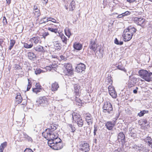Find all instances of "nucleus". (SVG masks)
Segmentation results:
<instances>
[{
    "label": "nucleus",
    "instance_id": "25",
    "mask_svg": "<svg viewBox=\"0 0 152 152\" xmlns=\"http://www.w3.org/2000/svg\"><path fill=\"white\" fill-rule=\"evenodd\" d=\"M15 99L16 102L18 104H20L21 102L23 99L20 93H19L17 94V96L15 97Z\"/></svg>",
    "mask_w": 152,
    "mask_h": 152
},
{
    "label": "nucleus",
    "instance_id": "11",
    "mask_svg": "<svg viewBox=\"0 0 152 152\" xmlns=\"http://www.w3.org/2000/svg\"><path fill=\"white\" fill-rule=\"evenodd\" d=\"M124 30L127 31V33L129 34H132V36H133L134 34L136 32L137 30L133 26H129L126 28Z\"/></svg>",
    "mask_w": 152,
    "mask_h": 152
},
{
    "label": "nucleus",
    "instance_id": "36",
    "mask_svg": "<svg viewBox=\"0 0 152 152\" xmlns=\"http://www.w3.org/2000/svg\"><path fill=\"white\" fill-rule=\"evenodd\" d=\"M117 67L119 70L123 71L125 72H126V70L125 69L123 65H122L121 64L118 65L117 66Z\"/></svg>",
    "mask_w": 152,
    "mask_h": 152
},
{
    "label": "nucleus",
    "instance_id": "21",
    "mask_svg": "<svg viewBox=\"0 0 152 152\" xmlns=\"http://www.w3.org/2000/svg\"><path fill=\"white\" fill-rule=\"evenodd\" d=\"M145 142L152 148V139L150 137H147L144 139Z\"/></svg>",
    "mask_w": 152,
    "mask_h": 152
},
{
    "label": "nucleus",
    "instance_id": "2",
    "mask_svg": "<svg viewBox=\"0 0 152 152\" xmlns=\"http://www.w3.org/2000/svg\"><path fill=\"white\" fill-rule=\"evenodd\" d=\"M73 121L77 123L79 127H82L83 125V121L81 116L77 113L73 112L72 114Z\"/></svg>",
    "mask_w": 152,
    "mask_h": 152
},
{
    "label": "nucleus",
    "instance_id": "47",
    "mask_svg": "<svg viewBox=\"0 0 152 152\" xmlns=\"http://www.w3.org/2000/svg\"><path fill=\"white\" fill-rule=\"evenodd\" d=\"M42 71V70L39 68L37 69L35 71V73L36 75L40 74Z\"/></svg>",
    "mask_w": 152,
    "mask_h": 152
},
{
    "label": "nucleus",
    "instance_id": "32",
    "mask_svg": "<svg viewBox=\"0 0 152 152\" xmlns=\"http://www.w3.org/2000/svg\"><path fill=\"white\" fill-rule=\"evenodd\" d=\"M23 135L24 138L26 139H27V140L28 142H32L33 141V140L31 138L28 136L27 134H26V133H24L23 134Z\"/></svg>",
    "mask_w": 152,
    "mask_h": 152
},
{
    "label": "nucleus",
    "instance_id": "42",
    "mask_svg": "<svg viewBox=\"0 0 152 152\" xmlns=\"http://www.w3.org/2000/svg\"><path fill=\"white\" fill-rule=\"evenodd\" d=\"M48 140V145L51 148V145H52L55 142V140Z\"/></svg>",
    "mask_w": 152,
    "mask_h": 152
},
{
    "label": "nucleus",
    "instance_id": "15",
    "mask_svg": "<svg viewBox=\"0 0 152 152\" xmlns=\"http://www.w3.org/2000/svg\"><path fill=\"white\" fill-rule=\"evenodd\" d=\"M134 21L138 25L142 27L144 26L143 24L144 22V19L141 18H134Z\"/></svg>",
    "mask_w": 152,
    "mask_h": 152
},
{
    "label": "nucleus",
    "instance_id": "16",
    "mask_svg": "<svg viewBox=\"0 0 152 152\" xmlns=\"http://www.w3.org/2000/svg\"><path fill=\"white\" fill-rule=\"evenodd\" d=\"M118 139L119 142H121L123 143L125 142V136L123 132H120L118 134Z\"/></svg>",
    "mask_w": 152,
    "mask_h": 152
},
{
    "label": "nucleus",
    "instance_id": "55",
    "mask_svg": "<svg viewBox=\"0 0 152 152\" xmlns=\"http://www.w3.org/2000/svg\"><path fill=\"white\" fill-rule=\"evenodd\" d=\"M49 34L48 32H45L42 34V37L44 39H45L46 37Z\"/></svg>",
    "mask_w": 152,
    "mask_h": 152
},
{
    "label": "nucleus",
    "instance_id": "1",
    "mask_svg": "<svg viewBox=\"0 0 152 152\" xmlns=\"http://www.w3.org/2000/svg\"><path fill=\"white\" fill-rule=\"evenodd\" d=\"M138 73L140 76L143 79L148 82H150L152 78V73L146 70L141 69L139 71Z\"/></svg>",
    "mask_w": 152,
    "mask_h": 152
},
{
    "label": "nucleus",
    "instance_id": "28",
    "mask_svg": "<svg viewBox=\"0 0 152 152\" xmlns=\"http://www.w3.org/2000/svg\"><path fill=\"white\" fill-rule=\"evenodd\" d=\"M59 88V86L57 83L55 82L52 84L51 90L52 91H56Z\"/></svg>",
    "mask_w": 152,
    "mask_h": 152
},
{
    "label": "nucleus",
    "instance_id": "27",
    "mask_svg": "<svg viewBox=\"0 0 152 152\" xmlns=\"http://www.w3.org/2000/svg\"><path fill=\"white\" fill-rule=\"evenodd\" d=\"M75 3L73 0L72 1L70 4L69 9L70 11H73L75 8Z\"/></svg>",
    "mask_w": 152,
    "mask_h": 152
},
{
    "label": "nucleus",
    "instance_id": "46",
    "mask_svg": "<svg viewBox=\"0 0 152 152\" xmlns=\"http://www.w3.org/2000/svg\"><path fill=\"white\" fill-rule=\"evenodd\" d=\"M7 145V142H5L2 143L0 146V148L4 149V148L6 147Z\"/></svg>",
    "mask_w": 152,
    "mask_h": 152
},
{
    "label": "nucleus",
    "instance_id": "14",
    "mask_svg": "<svg viewBox=\"0 0 152 152\" xmlns=\"http://www.w3.org/2000/svg\"><path fill=\"white\" fill-rule=\"evenodd\" d=\"M116 123L115 121L114 122L108 121L105 123V126L107 129L109 130L113 129Z\"/></svg>",
    "mask_w": 152,
    "mask_h": 152
},
{
    "label": "nucleus",
    "instance_id": "9",
    "mask_svg": "<svg viewBox=\"0 0 152 152\" xmlns=\"http://www.w3.org/2000/svg\"><path fill=\"white\" fill-rule=\"evenodd\" d=\"M80 150L85 152H88L90 150L89 144L85 141L81 142L80 144Z\"/></svg>",
    "mask_w": 152,
    "mask_h": 152
},
{
    "label": "nucleus",
    "instance_id": "45",
    "mask_svg": "<svg viewBox=\"0 0 152 152\" xmlns=\"http://www.w3.org/2000/svg\"><path fill=\"white\" fill-rule=\"evenodd\" d=\"M65 33L66 35L68 37H69L71 35V33L70 31L69 30H65Z\"/></svg>",
    "mask_w": 152,
    "mask_h": 152
},
{
    "label": "nucleus",
    "instance_id": "62",
    "mask_svg": "<svg viewBox=\"0 0 152 152\" xmlns=\"http://www.w3.org/2000/svg\"><path fill=\"white\" fill-rule=\"evenodd\" d=\"M127 1L130 3H131L134 2H137V0H127Z\"/></svg>",
    "mask_w": 152,
    "mask_h": 152
},
{
    "label": "nucleus",
    "instance_id": "63",
    "mask_svg": "<svg viewBox=\"0 0 152 152\" xmlns=\"http://www.w3.org/2000/svg\"><path fill=\"white\" fill-rule=\"evenodd\" d=\"M108 81L107 82L108 83L110 84V85H112L113 83L112 80L110 79H108Z\"/></svg>",
    "mask_w": 152,
    "mask_h": 152
},
{
    "label": "nucleus",
    "instance_id": "19",
    "mask_svg": "<svg viewBox=\"0 0 152 152\" xmlns=\"http://www.w3.org/2000/svg\"><path fill=\"white\" fill-rule=\"evenodd\" d=\"M52 129H46V131L45 132H43L42 133V136L45 138H48L47 139H48L50 134L52 131Z\"/></svg>",
    "mask_w": 152,
    "mask_h": 152
},
{
    "label": "nucleus",
    "instance_id": "51",
    "mask_svg": "<svg viewBox=\"0 0 152 152\" xmlns=\"http://www.w3.org/2000/svg\"><path fill=\"white\" fill-rule=\"evenodd\" d=\"M48 21H51L54 23L56 22V20L54 18H52L51 17H49V18H48Z\"/></svg>",
    "mask_w": 152,
    "mask_h": 152
},
{
    "label": "nucleus",
    "instance_id": "43",
    "mask_svg": "<svg viewBox=\"0 0 152 152\" xmlns=\"http://www.w3.org/2000/svg\"><path fill=\"white\" fill-rule=\"evenodd\" d=\"M68 126L71 129V131L72 132H74L75 130V128L74 126L72 125L71 124H68Z\"/></svg>",
    "mask_w": 152,
    "mask_h": 152
},
{
    "label": "nucleus",
    "instance_id": "53",
    "mask_svg": "<svg viewBox=\"0 0 152 152\" xmlns=\"http://www.w3.org/2000/svg\"><path fill=\"white\" fill-rule=\"evenodd\" d=\"M129 14H130V13H129V12L128 11H126L124 13H122V16H124L128 15Z\"/></svg>",
    "mask_w": 152,
    "mask_h": 152
},
{
    "label": "nucleus",
    "instance_id": "49",
    "mask_svg": "<svg viewBox=\"0 0 152 152\" xmlns=\"http://www.w3.org/2000/svg\"><path fill=\"white\" fill-rule=\"evenodd\" d=\"M28 84L27 86V91H28L29 90L31 87V84L30 83V81L29 79H28Z\"/></svg>",
    "mask_w": 152,
    "mask_h": 152
},
{
    "label": "nucleus",
    "instance_id": "44",
    "mask_svg": "<svg viewBox=\"0 0 152 152\" xmlns=\"http://www.w3.org/2000/svg\"><path fill=\"white\" fill-rule=\"evenodd\" d=\"M79 96H76L75 98V100L76 102L80 103H82V100L79 98Z\"/></svg>",
    "mask_w": 152,
    "mask_h": 152
},
{
    "label": "nucleus",
    "instance_id": "20",
    "mask_svg": "<svg viewBox=\"0 0 152 152\" xmlns=\"http://www.w3.org/2000/svg\"><path fill=\"white\" fill-rule=\"evenodd\" d=\"M73 47L75 50H80L82 49L83 45L79 42H75L73 45Z\"/></svg>",
    "mask_w": 152,
    "mask_h": 152
},
{
    "label": "nucleus",
    "instance_id": "64",
    "mask_svg": "<svg viewBox=\"0 0 152 152\" xmlns=\"http://www.w3.org/2000/svg\"><path fill=\"white\" fill-rule=\"evenodd\" d=\"M144 115L142 111H141L140 112L138 113V115L140 117H141Z\"/></svg>",
    "mask_w": 152,
    "mask_h": 152
},
{
    "label": "nucleus",
    "instance_id": "39",
    "mask_svg": "<svg viewBox=\"0 0 152 152\" xmlns=\"http://www.w3.org/2000/svg\"><path fill=\"white\" fill-rule=\"evenodd\" d=\"M114 43L117 45H122L123 44V41H120L118 40L117 38H115L114 40Z\"/></svg>",
    "mask_w": 152,
    "mask_h": 152
},
{
    "label": "nucleus",
    "instance_id": "23",
    "mask_svg": "<svg viewBox=\"0 0 152 152\" xmlns=\"http://www.w3.org/2000/svg\"><path fill=\"white\" fill-rule=\"evenodd\" d=\"M74 93L75 96H80L79 87L77 84L74 85Z\"/></svg>",
    "mask_w": 152,
    "mask_h": 152
},
{
    "label": "nucleus",
    "instance_id": "57",
    "mask_svg": "<svg viewBox=\"0 0 152 152\" xmlns=\"http://www.w3.org/2000/svg\"><path fill=\"white\" fill-rule=\"evenodd\" d=\"M15 68L16 69L19 70L21 69V67L19 65L16 64L15 65Z\"/></svg>",
    "mask_w": 152,
    "mask_h": 152
},
{
    "label": "nucleus",
    "instance_id": "48",
    "mask_svg": "<svg viewBox=\"0 0 152 152\" xmlns=\"http://www.w3.org/2000/svg\"><path fill=\"white\" fill-rule=\"evenodd\" d=\"M108 91L109 93L110 92H111V91H113V90H115L114 89V87L111 86H109L108 87Z\"/></svg>",
    "mask_w": 152,
    "mask_h": 152
},
{
    "label": "nucleus",
    "instance_id": "4",
    "mask_svg": "<svg viewBox=\"0 0 152 152\" xmlns=\"http://www.w3.org/2000/svg\"><path fill=\"white\" fill-rule=\"evenodd\" d=\"M65 68L64 72L65 75H73V70L71 65L69 64H64V66Z\"/></svg>",
    "mask_w": 152,
    "mask_h": 152
},
{
    "label": "nucleus",
    "instance_id": "35",
    "mask_svg": "<svg viewBox=\"0 0 152 152\" xmlns=\"http://www.w3.org/2000/svg\"><path fill=\"white\" fill-rule=\"evenodd\" d=\"M33 13L36 17H38L40 15V13L39 9H37L36 10H34Z\"/></svg>",
    "mask_w": 152,
    "mask_h": 152
},
{
    "label": "nucleus",
    "instance_id": "26",
    "mask_svg": "<svg viewBox=\"0 0 152 152\" xmlns=\"http://www.w3.org/2000/svg\"><path fill=\"white\" fill-rule=\"evenodd\" d=\"M40 38L38 37H34L31 38L30 40L32 43L33 42L34 43L37 44L39 41Z\"/></svg>",
    "mask_w": 152,
    "mask_h": 152
},
{
    "label": "nucleus",
    "instance_id": "5",
    "mask_svg": "<svg viewBox=\"0 0 152 152\" xmlns=\"http://www.w3.org/2000/svg\"><path fill=\"white\" fill-rule=\"evenodd\" d=\"M61 140L59 138L55 140L53 145H51V148L55 150H58L62 148V143H61Z\"/></svg>",
    "mask_w": 152,
    "mask_h": 152
},
{
    "label": "nucleus",
    "instance_id": "7",
    "mask_svg": "<svg viewBox=\"0 0 152 152\" xmlns=\"http://www.w3.org/2000/svg\"><path fill=\"white\" fill-rule=\"evenodd\" d=\"M38 101L40 105L43 107L46 106L49 104L48 99L45 96L40 97L38 99Z\"/></svg>",
    "mask_w": 152,
    "mask_h": 152
},
{
    "label": "nucleus",
    "instance_id": "30",
    "mask_svg": "<svg viewBox=\"0 0 152 152\" xmlns=\"http://www.w3.org/2000/svg\"><path fill=\"white\" fill-rule=\"evenodd\" d=\"M15 43V40L13 39H11L10 41V46L9 48V50H11Z\"/></svg>",
    "mask_w": 152,
    "mask_h": 152
},
{
    "label": "nucleus",
    "instance_id": "18",
    "mask_svg": "<svg viewBox=\"0 0 152 152\" xmlns=\"http://www.w3.org/2000/svg\"><path fill=\"white\" fill-rule=\"evenodd\" d=\"M52 129H46V131L45 132H43L42 133V136L45 138H48L47 139H48L50 134L52 131Z\"/></svg>",
    "mask_w": 152,
    "mask_h": 152
},
{
    "label": "nucleus",
    "instance_id": "12",
    "mask_svg": "<svg viewBox=\"0 0 152 152\" xmlns=\"http://www.w3.org/2000/svg\"><path fill=\"white\" fill-rule=\"evenodd\" d=\"M98 47L100 46L99 45L97 46V45L96 44L94 40H91L89 47L90 49L95 51L97 49Z\"/></svg>",
    "mask_w": 152,
    "mask_h": 152
},
{
    "label": "nucleus",
    "instance_id": "24",
    "mask_svg": "<svg viewBox=\"0 0 152 152\" xmlns=\"http://www.w3.org/2000/svg\"><path fill=\"white\" fill-rule=\"evenodd\" d=\"M28 58L32 60H34V59L36 58V56L34 53L32 52H28L27 53Z\"/></svg>",
    "mask_w": 152,
    "mask_h": 152
},
{
    "label": "nucleus",
    "instance_id": "52",
    "mask_svg": "<svg viewBox=\"0 0 152 152\" xmlns=\"http://www.w3.org/2000/svg\"><path fill=\"white\" fill-rule=\"evenodd\" d=\"M40 89H39L37 88H33L32 91L33 92H35L36 94H37L38 92H40V91L39 90Z\"/></svg>",
    "mask_w": 152,
    "mask_h": 152
},
{
    "label": "nucleus",
    "instance_id": "34",
    "mask_svg": "<svg viewBox=\"0 0 152 152\" xmlns=\"http://www.w3.org/2000/svg\"><path fill=\"white\" fill-rule=\"evenodd\" d=\"M54 47L56 49L60 50L61 48V46L60 44H59L57 42H56L54 44Z\"/></svg>",
    "mask_w": 152,
    "mask_h": 152
},
{
    "label": "nucleus",
    "instance_id": "41",
    "mask_svg": "<svg viewBox=\"0 0 152 152\" xmlns=\"http://www.w3.org/2000/svg\"><path fill=\"white\" fill-rule=\"evenodd\" d=\"M48 22V18H47L46 17H45L42 19L40 21V24L43 23H45L46 22Z\"/></svg>",
    "mask_w": 152,
    "mask_h": 152
},
{
    "label": "nucleus",
    "instance_id": "10",
    "mask_svg": "<svg viewBox=\"0 0 152 152\" xmlns=\"http://www.w3.org/2000/svg\"><path fill=\"white\" fill-rule=\"evenodd\" d=\"M127 31H124L122 35L125 42H127L130 40L132 38V34H129L127 33Z\"/></svg>",
    "mask_w": 152,
    "mask_h": 152
},
{
    "label": "nucleus",
    "instance_id": "29",
    "mask_svg": "<svg viewBox=\"0 0 152 152\" xmlns=\"http://www.w3.org/2000/svg\"><path fill=\"white\" fill-rule=\"evenodd\" d=\"M138 150L140 151H143L145 152H148V150L144 146L142 145H141L140 146H138Z\"/></svg>",
    "mask_w": 152,
    "mask_h": 152
},
{
    "label": "nucleus",
    "instance_id": "37",
    "mask_svg": "<svg viewBox=\"0 0 152 152\" xmlns=\"http://www.w3.org/2000/svg\"><path fill=\"white\" fill-rule=\"evenodd\" d=\"M129 131H131L129 133L130 135L132 137H136V133L134 132V131L133 132L131 128H129Z\"/></svg>",
    "mask_w": 152,
    "mask_h": 152
},
{
    "label": "nucleus",
    "instance_id": "31",
    "mask_svg": "<svg viewBox=\"0 0 152 152\" xmlns=\"http://www.w3.org/2000/svg\"><path fill=\"white\" fill-rule=\"evenodd\" d=\"M60 36L63 43L65 44H67V39L64 34H60Z\"/></svg>",
    "mask_w": 152,
    "mask_h": 152
},
{
    "label": "nucleus",
    "instance_id": "54",
    "mask_svg": "<svg viewBox=\"0 0 152 152\" xmlns=\"http://www.w3.org/2000/svg\"><path fill=\"white\" fill-rule=\"evenodd\" d=\"M36 88H38L39 89H41L42 86L39 84L36 83L35 85Z\"/></svg>",
    "mask_w": 152,
    "mask_h": 152
},
{
    "label": "nucleus",
    "instance_id": "22",
    "mask_svg": "<svg viewBox=\"0 0 152 152\" xmlns=\"http://www.w3.org/2000/svg\"><path fill=\"white\" fill-rule=\"evenodd\" d=\"M50 136L49 137V139H47V140H56L58 139V135L57 134H54L53 133L52 130L51 133L50 134Z\"/></svg>",
    "mask_w": 152,
    "mask_h": 152
},
{
    "label": "nucleus",
    "instance_id": "61",
    "mask_svg": "<svg viewBox=\"0 0 152 152\" xmlns=\"http://www.w3.org/2000/svg\"><path fill=\"white\" fill-rule=\"evenodd\" d=\"M88 125H91L92 124V120L91 119L89 120H87L86 121Z\"/></svg>",
    "mask_w": 152,
    "mask_h": 152
},
{
    "label": "nucleus",
    "instance_id": "50",
    "mask_svg": "<svg viewBox=\"0 0 152 152\" xmlns=\"http://www.w3.org/2000/svg\"><path fill=\"white\" fill-rule=\"evenodd\" d=\"M91 116L90 114H88L86 116V121L89 120L91 118Z\"/></svg>",
    "mask_w": 152,
    "mask_h": 152
},
{
    "label": "nucleus",
    "instance_id": "40",
    "mask_svg": "<svg viewBox=\"0 0 152 152\" xmlns=\"http://www.w3.org/2000/svg\"><path fill=\"white\" fill-rule=\"evenodd\" d=\"M48 30L52 32H54L55 33H56L58 32V29L56 28L49 27L48 28Z\"/></svg>",
    "mask_w": 152,
    "mask_h": 152
},
{
    "label": "nucleus",
    "instance_id": "6",
    "mask_svg": "<svg viewBox=\"0 0 152 152\" xmlns=\"http://www.w3.org/2000/svg\"><path fill=\"white\" fill-rule=\"evenodd\" d=\"M86 69L85 65L82 63L78 64L75 69V71L78 73H83Z\"/></svg>",
    "mask_w": 152,
    "mask_h": 152
},
{
    "label": "nucleus",
    "instance_id": "59",
    "mask_svg": "<svg viewBox=\"0 0 152 152\" xmlns=\"http://www.w3.org/2000/svg\"><path fill=\"white\" fill-rule=\"evenodd\" d=\"M41 1L44 4L46 5L48 2V0H41Z\"/></svg>",
    "mask_w": 152,
    "mask_h": 152
},
{
    "label": "nucleus",
    "instance_id": "56",
    "mask_svg": "<svg viewBox=\"0 0 152 152\" xmlns=\"http://www.w3.org/2000/svg\"><path fill=\"white\" fill-rule=\"evenodd\" d=\"M24 152H34L30 148H26L24 151Z\"/></svg>",
    "mask_w": 152,
    "mask_h": 152
},
{
    "label": "nucleus",
    "instance_id": "17",
    "mask_svg": "<svg viewBox=\"0 0 152 152\" xmlns=\"http://www.w3.org/2000/svg\"><path fill=\"white\" fill-rule=\"evenodd\" d=\"M34 49L36 52H40L41 53H44L45 51L44 48L39 45L34 46Z\"/></svg>",
    "mask_w": 152,
    "mask_h": 152
},
{
    "label": "nucleus",
    "instance_id": "58",
    "mask_svg": "<svg viewBox=\"0 0 152 152\" xmlns=\"http://www.w3.org/2000/svg\"><path fill=\"white\" fill-rule=\"evenodd\" d=\"M3 22L4 24H6L7 23V19L5 16H4L3 17Z\"/></svg>",
    "mask_w": 152,
    "mask_h": 152
},
{
    "label": "nucleus",
    "instance_id": "3",
    "mask_svg": "<svg viewBox=\"0 0 152 152\" xmlns=\"http://www.w3.org/2000/svg\"><path fill=\"white\" fill-rule=\"evenodd\" d=\"M103 112L107 114H112L113 113V108L111 103L108 102L104 103L103 106Z\"/></svg>",
    "mask_w": 152,
    "mask_h": 152
},
{
    "label": "nucleus",
    "instance_id": "38",
    "mask_svg": "<svg viewBox=\"0 0 152 152\" xmlns=\"http://www.w3.org/2000/svg\"><path fill=\"white\" fill-rule=\"evenodd\" d=\"M33 46V44H30L29 45L27 43H25L24 44V47L26 48H30L32 47Z\"/></svg>",
    "mask_w": 152,
    "mask_h": 152
},
{
    "label": "nucleus",
    "instance_id": "8",
    "mask_svg": "<svg viewBox=\"0 0 152 152\" xmlns=\"http://www.w3.org/2000/svg\"><path fill=\"white\" fill-rule=\"evenodd\" d=\"M137 80L136 77L130 76L128 84V87L131 88L134 86L137 83Z\"/></svg>",
    "mask_w": 152,
    "mask_h": 152
},
{
    "label": "nucleus",
    "instance_id": "33",
    "mask_svg": "<svg viewBox=\"0 0 152 152\" xmlns=\"http://www.w3.org/2000/svg\"><path fill=\"white\" fill-rule=\"evenodd\" d=\"M110 95L113 98H116L117 96V93L115 90L109 93Z\"/></svg>",
    "mask_w": 152,
    "mask_h": 152
},
{
    "label": "nucleus",
    "instance_id": "13",
    "mask_svg": "<svg viewBox=\"0 0 152 152\" xmlns=\"http://www.w3.org/2000/svg\"><path fill=\"white\" fill-rule=\"evenodd\" d=\"M96 51L95 53V55L97 58H100L102 57L103 54V51L100 47H98L96 50Z\"/></svg>",
    "mask_w": 152,
    "mask_h": 152
},
{
    "label": "nucleus",
    "instance_id": "60",
    "mask_svg": "<svg viewBox=\"0 0 152 152\" xmlns=\"http://www.w3.org/2000/svg\"><path fill=\"white\" fill-rule=\"evenodd\" d=\"M97 131V128L96 127H95V126H94V135H95L96 134V132Z\"/></svg>",
    "mask_w": 152,
    "mask_h": 152
}]
</instances>
